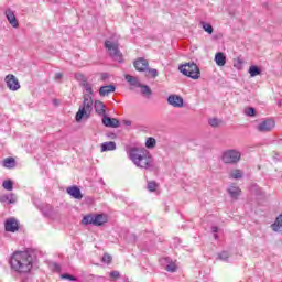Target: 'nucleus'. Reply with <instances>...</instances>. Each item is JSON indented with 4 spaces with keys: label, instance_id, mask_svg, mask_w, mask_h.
Instances as JSON below:
<instances>
[{
    "label": "nucleus",
    "instance_id": "obj_37",
    "mask_svg": "<svg viewBox=\"0 0 282 282\" xmlns=\"http://www.w3.org/2000/svg\"><path fill=\"white\" fill-rule=\"evenodd\" d=\"M219 119L217 118H213V119H209L208 123L210 127H219Z\"/></svg>",
    "mask_w": 282,
    "mask_h": 282
},
{
    "label": "nucleus",
    "instance_id": "obj_29",
    "mask_svg": "<svg viewBox=\"0 0 282 282\" xmlns=\"http://www.w3.org/2000/svg\"><path fill=\"white\" fill-rule=\"evenodd\" d=\"M158 144V141H155V138H148L145 141V149H155V145Z\"/></svg>",
    "mask_w": 282,
    "mask_h": 282
},
{
    "label": "nucleus",
    "instance_id": "obj_7",
    "mask_svg": "<svg viewBox=\"0 0 282 282\" xmlns=\"http://www.w3.org/2000/svg\"><path fill=\"white\" fill-rule=\"evenodd\" d=\"M105 47L108 50L109 56L112 58V61L122 63V53L120 52V48H118V44L107 40L105 42Z\"/></svg>",
    "mask_w": 282,
    "mask_h": 282
},
{
    "label": "nucleus",
    "instance_id": "obj_43",
    "mask_svg": "<svg viewBox=\"0 0 282 282\" xmlns=\"http://www.w3.org/2000/svg\"><path fill=\"white\" fill-rule=\"evenodd\" d=\"M212 232H214V235L219 232V227L217 226L212 227Z\"/></svg>",
    "mask_w": 282,
    "mask_h": 282
},
{
    "label": "nucleus",
    "instance_id": "obj_15",
    "mask_svg": "<svg viewBox=\"0 0 282 282\" xmlns=\"http://www.w3.org/2000/svg\"><path fill=\"white\" fill-rule=\"evenodd\" d=\"M4 14L10 25H12V28H19V21L17 20V15H14L13 10L7 9Z\"/></svg>",
    "mask_w": 282,
    "mask_h": 282
},
{
    "label": "nucleus",
    "instance_id": "obj_9",
    "mask_svg": "<svg viewBox=\"0 0 282 282\" xmlns=\"http://www.w3.org/2000/svg\"><path fill=\"white\" fill-rule=\"evenodd\" d=\"M167 102L172 107H176V108L184 107V98H182L180 95H170L167 97Z\"/></svg>",
    "mask_w": 282,
    "mask_h": 282
},
{
    "label": "nucleus",
    "instance_id": "obj_30",
    "mask_svg": "<svg viewBox=\"0 0 282 282\" xmlns=\"http://www.w3.org/2000/svg\"><path fill=\"white\" fill-rule=\"evenodd\" d=\"M148 191H150V193H155V191H158V183L155 181H149Z\"/></svg>",
    "mask_w": 282,
    "mask_h": 282
},
{
    "label": "nucleus",
    "instance_id": "obj_27",
    "mask_svg": "<svg viewBox=\"0 0 282 282\" xmlns=\"http://www.w3.org/2000/svg\"><path fill=\"white\" fill-rule=\"evenodd\" d=\"M230 177L232 180H241L243 177V171L236 169L230 172Z\"/></svg>",
    "mask_w": 282,
    "mask_h": 282
},
{
    "label": "nucleus",
    "instance_id": "obj_36",
    "mask_svg": "<svg viewBox=\"0 0 282 282\" xmlns=\"http://www.w3.org/2000/svg\"><path fill=\"white\" fill-rule=\"evenodd\" d=\"M166 272H176L177 265L175 263H170L165 267Z\"/></svg>",
    "mask_w": 282,
    "mask_h": 282
},
{
    "label": "nucleus",
    "instance_id": "obj_17",
    "mask_svg": "<svg viewBox=\"0 0 282 282\" xmlns=\"http://www.w3.org/2000/svg\"><path fill=\"white\" fill-rule=\"evenodd\" d=\"M95 111L96 113H98V116H107V106L105 105V102L100 101V100H96L95 101Z\"/></svg>",
    "mask_w": 282,
    "mask_h": 282
},
{
    "label": "nucleus",
    "instance_id": "obj_18",
    "mask_svg": "<svg viewBox=\"0 0 282 282\" xmlns=\"http://www.w3.org/2000/svg\"><path fill=\"white\" fill-rule=\"evenodd\" d=\"M113 91H116V86L113 85L101 86L99 88V96H109V94H113Z\"/></svg>",
    "mask_w": 282,
    "mask_h": 282
},
{
    "label": "nucleus",
    "instance_id": "obj_34",
    "mask_svg": "<svg viewBox=\"0 0 282 282\" xmlns=\"http://www.w3.org/2000/svg\"><path fill=\"white\" fill-rule=\"evenodd\" d=\"M148 76H151L152 78H158V69L155 68H148Z\"/></svg>",
    "mask_w": 282,
    "mask_h": 282
},
{
    "label": "nucleus",
    "instance_id": "obj_14",
    "mask_svg": "<svg viewBox=\"0 0 282 282\" xmlns=\"http://www.w3.org/2000/svg\"><path fill=\"white\" fill-rule=\"evenodd\" d=\"M66 193L70 195L74 199H83V193L80 188L76 185L66 188Z\"/></svg>",
    "mask_w": 282,
    "mask_h": 282
},
{
    "label": "nucleus",
    "instance_id": "obj_16",
    "mask_svg": "<svg viewBox=\"0 0 282 282\" xmlns=\"http://www.w3.org/2000/svg\"><path fill=\"white\" fill-rule=\"evenodd\" d=\"M227 193L231 199H239V196L241 195V188L232 184L227 188Z\"/></svg>",
    "mask_w": 282,
    "mask_h": 282
},
{
    "label": "nucleus",
    "instance_id": "obj_2",
    "mask_svg": "<svg viewBox=\"0 0 282 282\" xmlns=\"http://www.w3.org/2000/svg\"><path fill=\"white\" fill-rule=\"evenodd\" d=\"M34 258L28 251H14L10 257L9 264L13 272L28 274L33 268Z\"/></svg>",
    "mask_w": 282,
    "mask_h": 282
},
{
    "label": "nucleus",
    "instance_id": "obj_1",
    "mask_svg": "<svg viewBox=\"0 0 282 282\" xmlns=\"http://www.w3.org/2000/svg\"><path fill=\"white\" fill-rule=\"evenodd\" d=\"M126 153L137 169H144L145 171L155 170V159H153V155L147 148L135 145L127 147Z\"/></svg>",
    "mask_w": 282,
    "mask_h": 282
},
{
    "label": "nucleus",
    "instance_id": "obj_25",
    "mask_svg": "<svg viewBox=\"0 0 282 282\" xmlns=\"http://www.w3.org/2000/svg\"><path fill=\"white\" fill-rule=\"evenodd\" d=\"M139 88L141 89V94L142 96H147L149 98V96L153 95V90H151V87L141 84V86H139Z\"/></svg>",
    "mask_w": 282,
    "mask_h": 282
},
{
    "label": "nucleus",
    "instance_id": "obj_4",
    "mask_svg": "<svg viewBox=\"0 0 282 282\" xmlns=\"http://www.w3.org/2000/svg\"><path fill=\"white\" fill-rule=\"evenodd\" d=\"M180 72L184 76H188V78H192L193 80H199L202 76V72L199 70V66L195 64L194 62L192 63H186L180 66Z\"/></svg>",
    "mask_w": 282,
    "mask_h": 282
},
{
    "label": "nucleus",
    "instance_id": "obj_40",
    "mask_svg": "<svg viewBox=\"0 0 282 282\" xmlns=\"http://www.w3.org/2000/svg\"><path fill=\"white\" fill-rule=\"evenodd\" d=\"M110 276H111V279H120V272L112 271V272H110Z\"/></svg>",
    "mask_w": 282,
    "mask_h": 282
},
{
    "label": "nucleus",
    "instance_id": "obj_3",
    "mask_svg": "<svg viewBox=\"0 0 282 282\" xmlns=\"http://www.w3.org/2000/svg\"><path fill=\"white\" fill-rule=\"evenodd\" d=\"M93 110H94V99L89 95H84L83 105L79 107L75 116L76 122H80L83 118H89L91 116Z\"/></svg>",
    "mask_w": 282,
    "mask_h": 282
},
{
    "label": "nucleus",
    "instance_id": "obj_8",
    "mask_svg": "<svg viewBox=\"0 0 282 282\" xmlns=\"http://www.w3.org/2000/svg\"><path fill=\"white\" fill-rule=\"evenodd\" d=\"M4 83H7V87L8 89H10V91H19V89H21V84H19V79L12 74L6 76Z\"/></svg>",
    "mask_w": 282,
    "mask_h": 282
},
{
    "label": "nucleus",
    "instance_id": "obj_24",
    "mask_svg": "<svg viewBox=\"0 0 282 282\" xmlns=\"http://www.w3.org/2000/svg\"><path fill=\"white\" fill-rule=\"evenodd\" d=\"M249 74L251 78H254V76H261V69L257 65H251L249 67Z\"/></svg>",
    "mask_w": 282,
    "mask_h": 282
},
{
    "label": "nucleus",
    "instance_id": "obj_38",
    "mask_svg": "<svg viewBox=\"0 0 282 282\" xmlns=\"http://www.w3.org/2000/svg\"><path fill=\"white\" fill-rule=\"evenodd\" d=\"M111 261H112L111 256H109L108 253H105L104 257H102V262L104 263H111Z\"/></svg>",
    "mask_w": 282,
    "mask_h": 282
},
{
    "label": "nucleus",
    "instance_id": "obj_23",
    "mask_svg": "<svg viewBox=\"0 0 282 282\" xmlns=\"http://www.w3.org/2000/svg\"><path fill=\"white\" fill-rule=\"evenodd\" d=\"M82 87L85 89L84 96H93L94 89L91 88V84L89 82L82 83Z\"/></svg>",
    "mask_w": 282,
    "mask_h": 282
},
{
    "label": "nucleus",
    "instance_id": "obj_45",
    "mask_svg": "<svg viewBox=\"0 0 282 282\" xmlns=\"http://www.w3.org/2000/svg\"><path fill=\"white\" fill-rule=\"evenodd\" d=\"M126 124H127L128 127H131V121H126Z\"/></svg>",
    "mask_w": 282,
    "mask_h": 282
},
{
    "label": "nucleus",
    "instance_id": "obj_32",
    "mask_svg": "<svg viewBox=\"0 0 282 282\" xmlns=\"http://www.w3.org/2000/svg\"><path fill=\"white\" fill-rule=\"evenodd\" d=\"M2 186H3V188H4L6 191H12V188H13V183H12V181L7 180V181H4V182L2 183Z\"/></svg>",
    "mask_w": 282,
    "mask_h": 282
},
{
    "label": "nucleus",
    "instance_id": "obj_39",
    "mask_svg": "<svg viewBox=\"0 0 282 282\" xmlns=\"http://www.w3.org/2000/svg\"><path fill=\"white\" fill-rule=\"evenodd\" d=\"M77 80H80L82 83H87V77L83 74H77L76 75Z\"/></svg>",
    "mask_w": 282,
    "mask_h": 282
},
{
    "label": "nucleus",
    "instance_id": "obj_22",
    "mask_svg": "<svg viewBox=\"0 0 282 282\" xmlns=\"http://www.w3.org/2000/svg\"><path fill=\"white\" fill-rule=\"evenodd\" d=\"M107 151H116V142L108 141V142L101 143V153H105Z\"/></svg>",
    "mask_w": 282,
    "mask_h": 282
},
{
    "label": "nucleus",
    "instance_id": "obj_20",
    "mask_svg": "<svg viewBox=\"0 0 282 282\" xmlns=\"http://www.w3.org/2000/svg\"><path fill=\"white\" fill-rule=\"evenodd\" d=\"M215 63L218 65V67H224V65H226V55H224L221 52L216 53Z\"/></svg>",
    "mask_w": 282,
    "mask_h": 282
},
{
    "label": "nucleus",
    "instance_id": "obj_28",
    "mask_svg": "<svg viewBox=\"0 0 282 282\" xmlns=\"http://www.w3.org/2000/svg\"><path fill=\"white\" fill-rule=\"evenodd\" d=\"M200 25H202L203 30H205V32H207V34H213V32H215V29H213V25L210 23L200 21Z\"/></svg>",
    "mask_w": 282,
    "mask_h": 282
},
{
    "label": "nucleus",
    "instance_id": "obj_41",
    "mask_svg": "<svg viewBox=\"0 0 282 282\" xmlns=\"http://www.w3.org/2000/svg\"><path fill=\"white\" fill-rule=\"evenodd\" d=\"M52 268L55 272H59L61 271V265L58 263H53Z\"/></svg>",
    "mask_w": 282,
    "mask_h": 282
},
{
    "label": "nucleus",
    "instance_id": "obj_35",
    "mask_svg": "<svg viewBox=\"0 0 282 282\" xmlns=\"http://www.w3.org/2000/svg\"><path fill=\"white\" fill-rule=\"evenodd\" d=\"M61 279H64L66 281H76V276L69 274V273H64L61 275Z\"/></svg>",
    "mask_w": 282,
    "mask_h": 282
},
{
    "label": "nucleus",
    "instance_id": "obj_46",
    "mask_svg": "<svg viewBox=\"0 0 282 282\" xmlns=\"http://www.w3.org/2000/svg\"><path fill=\"white\" fill-rule=\"evenodd\" d=\"M215 239H219V236L217 234H214Z\"/></svg>",
    "mask_w": 282,
    "mask_h": 282
},
{
    "label": "nucleus",
    "instance_id": "obj_31",
    "mask_svg": "<svg viewBox=\"0 0 282 282\" xmlns=\"http://www.w3.org/2000/svg\"><path fill=\"white\" fill-rule=\"evenodd\" d=\"M229 258H230V253H228V251H223L218 253L217 259H219V261H228Z\"/></svg>",
    "mask_w": 282,
    "mask_h": 282
},
{
    "label": "nucleus",
    "instance_id": "obj_44",
    "mask_svg": "<svg viewBox=\"0 0 282 282\" xmlns=\"http://www.w3.org/2000/svg\"><path fill=\"white\" fill-rule=\"evenodd\" d=\"M235 67H238V68L241 67V59H238V64H235Z\"/></svg>",
    "mask_w": 282,
    "mask_h": 282
},
{
    "label": "nucleus",
    "instance_id": "obj_42",
    "mask_svg": "<svg viewBox=\"0 0 282 282\" xmlns=\"http://www.w3.org/2000/svg\"><path fill=\"white\" fill-rule=\"evenodd\" d=\"M63 78V73L55 74V80H61Z\"/></svg>",
    "mask_w": 282,
    "mask_h": 282
},
{
    "label": "nucleus",
    "instance_id": "obj_21",
    "mask_svg": "<svg viewBox=\"0 0 282 282\" xmlns=\"http://www.w3.org/2000/svg\"><path fill=\"white\" fill-rule=\"evenodd\" d=\"M124 78L132 87H142V84L140 83V80H138V77L132 75H126Z\"/></svg>",
    "mask_w": 282,
    "mask_h": 282
},
{
    "label": "nucleus",
    "instance_id": "obj_19",
    "mask_svg": "<svg viewBox=\"0 0 282 282\" xmlns=\"http://www.w3.org/2000/svg\"><path fill=\"white\" fill-rule=\"evenodd\" d=\"M1 204H17V195L8 194L0 197Z\"/></svg>",
    "mask_w": 282,
    "mask_h": 282
},
{
    "label": "nucleus",
    "instance_id": "obj_11",
    "mask_svg": "<svg viewBox=\"0 0 282 282\" xmlns=\"http://www.w3.org/2000/svg\"><path fill=\"white\" fill-rule=\"evenodd\" d=\"M4 230L7 232H17L19 230V221L14 218H9L4 223Z\"/></svg>",
    "mask_w": 282,
    "mask_h": 282
},
{
    "label": "nucleus",
    "instance_id": "obj_33",
    "mask_svg": "<svg viewBox=\"0 0 282 282\" xmlns=\"http://www.w3.org/2000/svg\"><path fill=\"white\" fill-rule=\"evenodd\" d=\"M246 116L254 117L257 115V110L253 107H249L245 110Z\"/></svg>",
    "mask_w": 282,
    "mask_h": 282
},
{
    "label": "nucleus",
    "instance_id": "obj_13",
    "mask_svg": "<svg viewBox=\"0 0 282 282\" xmlns=\"http://www.w3.org/2000/svg\"><path fill=\"white\" fill-rule=\"evenodd\" d=\"M133 65L137 72H147L149 69V61L142 57L134 61Z\"/></svg>",
    "mask_w": 282,
    "mask_h": 282
},
{
    "label": "nucleus",
    "instance_id": "obj_26",
    "mask_svg": "<svg viewBox=\"0 0 282 282\" xmlns=\"http://www.w3.org/2000/svg\"><path fill=\"white\" fill-rule=\"evenodd\" d=\"M15 164L17 161L14 160V158H7L3 161L4 169H14Z\"/></svg>",
    "mask_w": 282,
    "mask_h": 282
},
{
    "label": "nucleus",
    "instance_id": "obj_6",
    "mask_svg": "<svg viewBox=\"0 0 282 282\" xmlns=\"http://www.w3.org/2000/svg\"><path fill=\"white\" fill-rule=\"evenodd\" d=\"M221 161L224 164H239V162H241V151L237 149H228L223 152Z\"/></svg>",
    "mask_w": 282,
    "mask_h": 282
},
{
    "label": "nucleus",
    "instance_id": "obj_12",
    "mask_svg": "<svg viewBox=\"0 0 282 282\" xmlns=\"http://www.w3.org/2000/svg\"><path fill=\"white\" fill-rule=\"evenodd\" d=\"M102 124L105 127H110L111 129H118V127H120V121L116 118L107 117L106 115L102 117Z\"/></svg>",
    "mask_w": 282,
    "mask_h": 282
},
{
    "label": "nucleus",
    "instance_id": "obj_10",
    "mask_svg": "<svg viewBox=\"0 0 282 282\" xmlns=\"http://www.w3.org/2000/svg\"><path fill=\"white\" fill-rule=\"evenodd\" d=\"M275 126L274 120L272 119H267L264 121H262L258 127V131H260V133H268V131H270L273 127Z\"/></svg>",
    "mask_w": 282,
    "mask_h": 282
},
{
    "label": "nucleus",
    "instance_id": "obj_5",
    "mask_svg": "<svg viewBox=\"0 0 282 282\" xmlns=\"http://www.w3.org/2000/svg\"><path fill=\"white\" fill-rule=\"evenodd\" d=\"M109 221V216L107 214H95V215H86L84 216L82 224L85 226H105Z\"/></svg>",
    "mask_w": 282,
    "mask_h": 282
}]
</instances>
